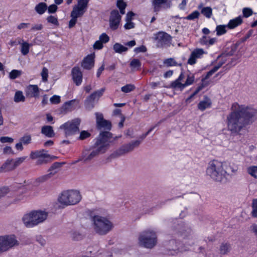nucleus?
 I'll list each match as a JSON object with an SVG mask.
<instances>
[{"mask_svg": "<svg viewBox=\"0 0 257 257\" xmlns=\"http://www.w3.org/2000/svg\"><path fill=\"white\" fill-rule=\"evenodd\" d=\"M200 15V13L197 11H195L188 16H187L186 19L188 20H193L195 19H197L199 17Z\"/></svg>", "mask_w": 257, "mask_h": 257, "instance_id": "obj_46", "label": "nucleus"}, {"mask_svg": "<svg viewBox=\"0 0 257 257\" xmlns=\"http://www.w3.org/2000/svg\"><path fill=\"white\" fill-rule=\"evenodd\" d=\"M61 167V164L58 162L54 163L49 169V172H56V174L58 172V169Z\"/></svg>", "mask_w": 257, "mask_h": 257, "instance_id": "obj_48", "label": "nucleus"}, {"mask_svg": "<svg viewBox=\"0 0 257 257\" xmlns=\"http://www.w3.org/2000/svg\"><path fill=\"white\" fill-rule=\"evenodd\" d=\"M0 142L2 143H12L14 142V139L9 137H2L0 138Z\"/></svg>", "mask_w": 257, "mask_h": 257, "instance_id": "obj_57", "label": "nucleus"}, {"mask_svg": "<svg viewBox=\"0 0 257 257\" xmlns=\"http://www.w3.org/2000/svg\"><path fill=\"white\" fill-rule=\"evenodd\" d=\"M167 253L169 255H176L179 252H183L189 249L187 246H183L180 242H177L175 240H170L167 244Z\"/></svg>", "mask_w": 257, "mask_h": 257, "instance_id": "obj_14", "label": "nucleus"}, {"mask_svg": "<svg viewBox=\"0 0 257 257\" xmlns=\"http://www.w3.org/2000/svg\"><path fill=\"white\" fill-rule=\"evenodd\" d=\"M47 21L48 23H51L55 25H58L59 23L56 17L53 16H50L47 18Z\"/></svg>", "mask_w": 257, "mask_h": 257, "instance_id": "obj_51", "label": "nucleus"}, {"mask_svg": "<svg viewBox=\"0 0 257 257\" xmlns=\"http://www.w3.org/2000/svg\"><path fill=\"white\" fill-rule=\"evenodd\" d=\"M141 143V141L136 140L132 141L128 144L123 145L114 151L111 155V157L115 158L123 156L133 151L135 148L139 147Z\"/></svg>", "mask_w": 257, "mask_h": 257, "instance_id": "obj_12", "label": "nucleus"}, {"mask_svg": "<svg viewBox=\"0 0 257 257\" xmlns=\"http://www.w3.org/2000/svg\"><path fill=\"white\" fill-rule=\"evenodd\" d=\"M231 250V245L228 243H222L219 247V253L221 254H226Z\"/></svg>", "mask_w": 257, "mask_h": 257, "instance_id": "obj_29", "label": "nucleus"}, {"mask_svg": "<svg viewBox=\"0 0 257 257\" xmlns=\"http://www.w3.org/2000/svg\"><path fill=\"white\" fill-rule=\"evenodd\" d=\"M227 29H228L227 25H220L217 26L215 30L216 32V35L217 36H220L225 34L227 32Z\"/></svg>", "mask_w": 257, "mask_h": 257, "instance_id": "obj_34", "label": "nucleus"}, {"mask_svg": "<svg viewBox=\"0 0 257 257\" xmlns=\"http://www.w3.org/2000/svg\"><path fill=\"white\" fill-rule=\"evenodd\" d=\"M30 157L33 160L37 159L36 164L38 165L46 164L51 160L57 158L56 156L48 154L47 151L44 149L32 151Z\"/></svg>", "mask_w": 257, "mask_h": 257, "instance_id": "obj_8", "label": "nucleus"}, {"mask_svg": "<svg viewBox=\"0 0 257 257\" xmlns=\"http://www.w3.org/2000/svg\"><path fill=\"white\" fill-rule=\"evenodd\" d=\"M14 101L18 103L20 102H24L25 101V97L23 95L22 91H17L14 96Z\"/></svg>", "mask_w": 257, "mask_h": 257, "instance_id": "obj_32", "label": "nucleus"}, {"mask_svg": "<svg viewBox=\"0 0 257 257\" xmlns=\"http://www.w3.org/2000/svg\"><path fill=\"white\" fill-rule=\"evenodd\" d=\"M117 7L119 9H125L126 7V4L123 1H117Z\"/></svg>", "mask_w": 257, "mask_h": 257, "instance_id": "obj_63", "label": "nucleus"}, {"mask_svg": "<svg viewBox=\"0 0 257 257\" xmlns=\"http://www.w3.org/2000/svg\"><path fill=\"white\" fill-rule=\"evenodd\" d=\"M56 174V172H49L47 174L43 175L38 178V181L40 183L44 182L50 179H51L54 175Z\"/></svg>", "mask_w": 257, "mask_h": 257, "instance_id": "obj_35", "label": "nucleus"}, {"mask_svg": "<svg viewBox=\"0 0 257 257\" xmlns=\"http://www.w3.org/2000/svg\"><path fill=\"white\" fill-rule=\"evenodd\" d=\"M94 55H88L83 60L81 66L85 69H91L94 66Z\"/></svg>", "mask_w": 257, "mask_h": 257, "instance_id": "obj_21", "label": "nucleus"}, {"mask_svg": "<svg viewBox=\"0 0 257 257\" xmlns=\"http://www.w3.org/2000/svg\"><path fill=\"white\" fill-rule=\"evenodd\" d=\"M99 40L102 42V43H106L109 40V37L105 34L102 33L99 37Z\"/></svg>", "mask_w": 257, "mask_h": 257, "instance_id": "obj_55", "label": "nucleus"}, {"mask_svg": "<svg viewBox=\"0 0 257 257\" xmlns=\"http://www.w3.org/2000/svg\"><path fill=\"white\" fill-rule=\"evenodd\" d=\"M242 23V20L241 16H238L235 19L230 20L227 25L228 29H232L238 26L241 25Z\"/></svg>", "mask_w": 257, "mask_h": 257, "instance_id": "obj_25", "label": "nucleus"}, {"mask_svg": "<svg viewBox=\"0 0 257 257\" xmlns=\"http://www.w3.org/2000/svg\"><path fill=\"white\" fill-rule=\"evenodd\" d=\"M252 211L251 212L253 217L257 218V199H253L251 204Z\"/></svg>", "mask_w": 257, "mask_h": 257, "instance_id": "obj_39", "label": "nucleus"}, {"mask_svg": "<svg viewBox=\"0 0 257 257\" xmlns=\"http://www.w3.org/2000/svg\"><path fill=\"white\" fill-rule=\"evenodd\" d=\"M125 30H130L135 28V24L132 21H126V23L124 25Z\"/></svg>", "mask_w": 257, "mask_h": 257, "instance_id": "obj_61", "label": "nucleus"}, {"mask_svg": "<svg viewBox=\"0 0 257 257\" xmlns=\"http://www.w3.org/2000/svg\"><path fill=\"white\" fill-rule=\"evenodd\" d=\"M71 237L74 240H79L82 238V235L80 233L76 231L72 233Z\"/></svg>", "mask_w": 257, "mask_h": 257, "instance_id": "obj_60", "label": "nucleus"}, {"mask_svg": "<svg viewBox=\"0 0 257 257\" xmlns=\"http://www.w3.org/2000/svg\"><path fill=\"white\" fill-rule=\"evenodd\" d=\"M141 62L138 59H133L130 62V65L133 71L139 70L141 69Z\"/></svg>", "mask_w": 257, "mask_h": 257, "instance_id": "obj_31", "label": "nucleus"}, {"mask_svg": "<svg viewBox=\"0 0 257 257\" xmlns=\"http://www.w3.org/2000/svg\"><path fill=\"white\" fill-rule=\"evenodd\" d=\"M3 153L5 154H15L14 151L11 147L7 146L3 149Z\"/></svg>", "mask_w": 257, "mask_h": 257, "instance_id": "obj_62", "label": "nucleus"}, {"mask_svg": "<svg viewBox=\"0 0 257 257\" xmlns=\"http://www.w3.org/2000/svg\"><path fill=\"white\" fill-rule=\"evenodd\" d=\"M89 0H78L77 6L87 10Z\"/></svg>", "mask_w": 257, "mask_h": 257, "instance_id": "obj_53", "label": "nucleus"}, {"mask_svg": "<svg viewBox=\"0 0 257 257\" xmlns=\"http://www.w3.org/2000/svg\"><path fill=\"white\" fill-rule=\"evenodd\" d=\"M135 86L131 84H126L121 88V90L124 93H128L133 91Z\"/></svg>", "mask_w": 257, "mask_h": 257, "instance_id": "obj_40", "label": "nucleus"}, {"mask_svg": "<svg viewBox=\"0 0 257 257\" xmlns=\"http://www.w3.org/2000/svg\"><path fill=\"white\" fill-rule=\"evenodd\" d=\"M112 138V134L108 132H104L98 135L95 143L96 149L89 153L88 151H85L82 153L81 158L77 162L83 161L87 162L99 154L104 153L109 148L110 144L112 143L111 139Z\"/></svg>", "mask_w": 257, "mask_h": 257, "instance_id": "obj_2", "label": "nucleus"}, {"mask_svg": "<svg viewBox=\"0 0 257 257\" xmlns=\"http://www.w3.org/2000/svg\"><path fill=\"white\" fill-rule=\"evenodd\" d=\"M204 53V51L202 49H195L191 54L190 57L188 60V64L193 65L196 63V59L201 58Z\"/></svg>", "mask_w": 257, "mask_h": 257, "instance_id": "obj_20", "label": "nucleus"}, {"mask_svg": "<svg viewBox=\"0 0 257 257\" xmlns=\"http://www.w3.org/2000/svg\"><path fill=\"white\" fill-rule=\"evenodd\" d=\"M47 9H48V12L49 14H53V13H55L57 11V10L58 9V7H57V5H56L55 4H52V5H50L48 7H47Z\"/></svg>", "mask_w": 257, "mask_h": 257, "instance_id": "obj_59", "label": "nucleus"}, {"mask_svg": "<svg viewBox=\"0 0 257 257\" xmlns=\"http://www.w3.org/2000/svg\"><path fill=\"white\" fill-rule=\"evenodd\" d=\"M139 244L145 248L151 249L157 243V236L155 230L151 229L142 231L139 237Z\"/></svg>", "mask_w": 257, "mask_h": 257, "instance_id": "obj_6", "label": "nucleus"}, {"mask_svg": "<svg viewBox=\"0 0 257 257\" xmlns=\"http://www.w3.org/2000/svg\"><path fill=\"white\" fill-rule=\"evenodd\" d=\"M36 11L40 15L43 14L47 9V5L45 3H40L35 8Z\"/></svg>", "mask_w": 257, "mask_h": 257, "instance_id": "obj_30", "label": "nucleus"}, {"mask_svg": "<svg viewBox=\"0 0 257 257\" xmlns=\"http://www.w3.org/2000/svg\"><path fill=\"white\" fill-rule=\"evenodd\" d=\"M90 136V134L87 131H83L80 133L79 139L81 140H84Z\"/></svg>", "mask_w": 257, "mask_h": 257, "instance_id": "obj_58", "label": "nucleus"}, {"mask_svg": "<svg viewBox=\"0 0 257 257\" xmlns=\"http://www.w3.org/2000/svg\"><path fill=\"white\" fill-rule=\"evenodd\" d=\"M27 158V157L26 156L22 157L20 158H17L15 160H13L14 165L15 166L14 167H16V168H17V167L20 166L22 163H23L25 161Z\"/></svg>", "mask_w": 257, "mask_h": 257, "instance_id": "obj_45", "label": "nucleus"}, {"mask_svg": "<svg viewBox=\"0 0 257 257\" xmlns=\"http://www.w3.org/2000/svg\"><path fill=\"white\" fill-rule=\"evenodd\" d=\"M41 76L42 78V81L44 82H46L48 80V70L46 67H44L42 69L41 72Z\"/></svg>", "mask_w": 257, "mask_h": 257, "instance_id": "obj_50", "label": "nucleus"}, {"mask_svg": "<svg viewBox=\"0 0 257 257\" xmlns=\"http://www.w3.org/2000/svg\"><path fill=\"white\" fill-rule=\"evenodd\" d=\"M80 122L81 119L80 118H76L62 124L60 126V128L64 130L66 137L72 136L79 132V126L80 125Z\"/></svg>", "mask_w": 257, "mask_h": 257, "instance_id": "obj_10", "label": "nucleus"}, {"mask_svg": "<svg viewBox=\"0 0 257 257\" xmlns=\"http://www.w3.org/2000/svg\"><path fill=\"white\" fill-rule=\"evenodd\" d=\"M103 48V44L100 41H96L93 45V48L94 49L100 50Z\"/></svg>", "mask_w": 257, "mask_h": 257, "instance_id": "obj_64", "label": "nucleus"}, {"mask_svg": "<svg viewBox=\"0 0 257 257\" xmlns=\"http://www.w3.org/2000/svg\"><path fill=\"white\" fill-rule=\"evenodd\" d=\"M231 108L232 111L227 116V127L232 134H238L250 122L256 111L252 108L239 105L237 103L232 104Z\"/></svg>", "mask_w": 257, "mask_h": 257, "instance_id": "obj_1", "label": "nucleus"}, {"mask_svg": "<svg viewBox=\"0 0 257 257\" xmlns=\"http://www.w3.org/2000/svg\"><path fill=\"white\" fill-rule=\"evenodd\" d=\"M81 199V196L79 191L76 190H68L62 193L58 200L61 204L68 206L73 205L78 203Z\"/></svg>", "mask_w": 257, "mask_h": 257, "instance_id": "obj_7", "label": "nucleus"}, {"mask_svg": "<svg viewBox=\"0 0 257 257\" xmlns=\"http://www.w3.org/2000/svg\"><path fill=\"white\" fill-rule=\"evenodd\" d=\"M19 244V241L14 235L0 236V253L8 251Z\"/></svg>", "mask_w": 257, "mask_h": 257, "instance_id": "obj_11", "label": "nucleus"}, {"mask_svg": "<svg viewBox=\"0 0 257 257\" xmlns=\"http://www.w3.org/2000/svg\"><path fill=\"white\" fill-rule=\"evenodd\" d=\"M153 40L157 47L163 48L170 45L172 37L165 32L160 31L154 34Z\"/></svg>", "mask_w": 257, "mask_h": 257, "instance_id": "obj_9", "label": "nucleus"}, {"mask_svg": "<svg viewBox=\"0 0 257 257\" xmlns=\"http://www.w3.org/2000/svg\"><path fill=\"white\" fill-rule=\"evenodd\" d=\"M204 86L203 84L198 86L195 90V91L186 99V101L189 102V100L193 98L195 95H196L200 91H201L203 88Z\"/></svg>", "mask_w": 257, "mask_h": 257, "instance_id": "obj_49", "label": "nucleus"}, {"mask_svg": "<svg viewBox=\"0 0 257 257\" xmlns=\"http://www.w3.org/2000/svg\"><path fill=\"white\" fill-rule=\"evenodd\" d=\"M48 217L47 212L41 211H32L25 214L23 222L27 227H33L44 221Z\"/></svg>", "mask_w": 257, "mask_h": 257, "instance_id": "obj_5", "label": "nucleus"}, {"mask_svg": "<svg viewBox=\"0 0 257 257\" xmlns=\"http://www.w3.org/2000/svg\"><path fill=\"white\" fill-rule=\"evenodd\" d=\"M50 101L52 104H58L60 102V97L58 95H54L50 98Z\"/></svg>", "mask_w": 257, "mask_h": 257, "instance_id": "obj_54", "label": "nucleus"}, {"mask_svg": "<svg viewBox=\"0 0 257 257\" xmlns=\"http://www.w3.org/2000/svg\"><path fill=\"white\" fill-rule=\"evenodd\" d=\"M247 173L251 176L257 178V166H251L247 168Z\"/></svg>", "mask_w": 257, "mask_h": 257, "instance_id": "obj_41", "label": "nucleus"}, {"mask_svg": "<svg viewBox=\"0 0 257 257\" xmlns=\"http://www.w3.org/2000/svg\"><path fill=\"white\" fill-rule=\"evenodd\" d=\"M162 121H159L157 124H156L154 126H153L151 127L145 134H143L140 137V138L143 140L156 126H159L161 123Z\"/></svg>", "mask_w": 257, "mask_h": 257, "instance_id": "obj_47", "label": "nucleus"}, {"mask_svg": "<svg viewBox=\"0 0 257 257\" xmlns=\"http://www.w3.org/2000/svg\"><path fill=\"white\" fill-rule=\"evenodd\" d=\"M21 52L23 55H27L29 52L30 45L26 42L21 43Z\"/></svg>", "mask_w": 257, "mask_h": 257, "instance_id": "obj_36", "label": "nucleus"}, {"mask_svg": "<svg viewBox=\"0 0 257 257\" xmlns=\"http://www.w3.org/2000/svg\"><path fill=\"white\" fill-rule=\"evenodd\" d=\"M72 79L74 83L77 85H80L82 81V73L78 67H74L71 70Z\"/></svg>", "mask_w": 257, "mask_h": 257, "instance_id": "obj_18", "label": "nucleus"}, {"mask_svg": "<svg viewBox=\"0 0 257 257\" xmlns=\"http://www.w3.org/2000/svg\"><path fill=\"white\" fill-rule=\"evenodd\" d=\"M76 101V99H73L66 102L62 106V110L65 112L71 111L74 109L73 105Z\"/></svg>", "mask_w": 257, "mask_h": 257, "instance_id": "obj_27", "label": "nucleus"}, {"mask_svg": "<svg viewBox=\"0 0 257 257\" xmlns=\"http://www.w3.org/2000/svg\"><path fill=\"white\" fill-rule=\"evenodd\" d=\"M227 164L226 163L213 160L208 164L206 174L213 181L224 182L228 175L227 171Z\"/></svg>", "mask_w": 257, "mask_h": 257, "instance_id": "obj_3", "label": "nucleus"}, {"mask_svg": "<svg viewBox=\"0 0 257 257\" xmlns=\"http://www.w3.org/2000/svg\"><path fill=\"white\" fill-rule=\"evenodd\" d=\"M113 50L116 53H122V52H126L128 49L127 47H124L121 44L116 43L113 45Z\"/></svg>", "mask_w": 257, "mask_h": 257, "instance_id": "obj_33", "label": "nucleus"}, {"mask_svg": "<svg viewBox=\"0 0 257 257\" xmlns=\"http://www.w3.org/2000/svg\"><path fill=\"white\" fill-rule=\"evenodd\" d=\"M152 5L155 12L160 11L161 7L169 9L171 7V1L170 0H153Z\"/></svg>", "mask_w": 257, "mask_h": 257, "instance_id": "obj_17", "label": "nucleus"}, {"mask_svg": "<svg viewBox=\"0 0 257 257\" xmlns=\"http://www.w3.org/2000/svg\"><path fill=\"white\" fill-rule=\"evenodd\" d=\"M164 64L167 66H173L177 65V62L172 58H168L164 61Z\"/></svg>", "mask_w": 257, "mask_h": 257, "instance_id": "obj_43", "label": "nucleus"}, {"mask_svg": "<svg viewBox=\"0 0 257 257\" xmlns=\"http://www.w3.org/2000/svg\"><path fill=\"white\" fill-rule=\"evenodd\" d=\"M194 81V76L193 74L188 75L187 78L185 82L184 83L185 87H186L188 85H190L192 84Z\"/></svg>", "mask_w": 257, "mask_h": 257, "instance_id": "obj_52", "label": "nucleus"}, {"mask_svg": "<svg viewBox=\"0 0 257 257\" xmlns=\"http://www.w3.org/2000/svg\"><path fill=\"white\" fill-rule=\"evenodd\" d=\"M86 11V9H85L80 7L77 5L75 6L71 13V17H74V18L77 19L78 17H82Z\"/></svg>", "mask_w": 257, "mask_h": 257, "instance_id": "obj_23", "label": "nucleus"}, {"mask_svg": "<svg viewBox=\"0 0 257 257\" xmlns=\"http://www.w3.org/2000/svg\"><path fill=\"white\" fill-rule=\"evenodd\" d=\"M105 91L104 88L95 91L89 96L85 101V106L86 108L90 110L94 107L95 101H98L99 98L102 96Z\"/></svg>", "mask_w": 257, "mask_h": 257, "instance_id": "obj_15", "label": "nucleus"}, {"mask_svg": "<svg viewBox=\"0 0 257 257\" xmlns=\"http://www.w3.org/2000/svg\"><path fill=\"white\" fill-rule=\"evenodd\" d=\"M95 114L96 116V127L97 129L99 130H104V131H101L99 135L104 132L110 133L109 131L112 127L111 122L104 119L103 115L101 113L96 112Z\"/></svg>", "mask_w": 257, "mask_h": 257, "instance_id": "obj_13", "label": "nucleus"}, {"mask_svg": "<svg viewBox=\"0 0 257 257\" xmlns=\"http://www.w3.org/2000/svg\"><path fill=\"white\" fill-rule=\"evenodd\" d=\"M13 163V160H8L6 162L1 166V171H10L14 170L16 167H14Z\"/></svg>", "mask_w": 257, "mask_h": 257, "instance_id": "obj_26", "label": "nucleus"}, {"mask_svg": "<svg viewBox=\"0 0 257 257\" xmlns=\"http://www.w3.org/2000/svg\"><path fill=\"white\" fill-rule=\"evenodd\" d=\"M121 17L117 10H113L111 12L109 16V28L114 31L118 29L120 23Z\"/></svg>", "mask_w": 257, "mask_h": 257, "instance_id": "obj_16", "label": "nucleus"}, {"mask_svg": "<svg viewBox=\"0 0 257 257\" xmlns=\"http://www.w3.org/2000/svg\"><path fill=\"white\" fill-rule=\"evenodd\" d=\"M225 62V60L220 61L218 63V64L213 67V68L208 71L206 75L205 76L204 79H207L209 78L213 73H214L216 71H217ZM203 80V79H202Z\"/></svg>", "mask_w": 257, "mask_h": 257, "instance_id": "obj_28", "label": "nucleus"}, {"mask_svg": "<svg viewBox=\"0 0 257 257\" xmlns=\"http://www.w3.org/2000/svg\"><path fill=\"white\" fill-rule=\"evenodd\" d=\"M32 138L30 135L24 136L20 139V142L24 145H28L31 143Z\"/></svg>", "mask_w": 257, "mask_h": 257, "instance_id": "obj_42", "label": "nucleus"}, {"mask_svg": "<svg viewBox=\"0 0 257 257\" xmlns=\"http://www.w3.org/2000/svg\"><path fill=\"white\" fill-rule=\"evenodd\" d=\"M25 93L27 97L37 98L39 96V88L37 85H29L26 88Z\"/></svg>", "mask_w": 257, "mask_h": 257, "instance_id": "obj_19", "label": "nucleus"}, {"mask_svg": "<svg viewBox=\"0 0 257 257\" xmlns=\"http://www.w3.org/2000/svg\"><path fill=\"white\" fill-rule=\"evenodd\" d=\"M201 13L206 18H210L212 15V10L209 7H204L202 9Z\"/></svg>", "mask_w": 257, "mask_h": 257, "instance_id": "obj_38", "label": "nucleus"}, {"mask_svg": "<svg viewBox=\"0 0 257 257\" xmlns=\"http://www.w3.org/2000/svg\"><path fill=\"white\" fill-rule=\"evenodd\" d=\"M41 133L48 138H52L55 136L53 127L50 125H44L41 128Z\"/></svg>", "mask_w": 257, "mask_h": 257, "instance_id": "obj_24", "label": "nucleus"}, {"mask_svg": "<svg viewBox=\"0 0 257 257\" xmlns=\"http://www.w3.org/2000/svg\"><path fill=\"white\" fill-rule=\"evenodd\" d=\"M171 87L182 90L185 88V86L184 84L182 83L180 81L176 79L171 83Z\"/></svg>", "mask_w": 257, "mask_h": 257, "instance_id": "obj_37", "label": "nucleus"}, {"mask_svg": "<svg viewBox=\"0 0 257 257\" xmlns=\"http://www.w3.org/2000/svg\"><path fill=\"white\" fill-rule=\"evenodd\" d=\"M243 16L245 18H247L252 15L253 12L251 9L248 8H245L242 10Z\"/></svg>", "mask_w": 257, "mask_h": 257, "instance_id": "obj_56", "label": "nucleus"}, {"mask_svg": "<svg viewBox=\"0 0 257 257\" xmlns=\"http://www.w3.org/2000/svg\"><path fill=\"white\" fill-rule=\"evenodd\" d=\"M91 220L94 231L99 235H105L113 227L112 223L107 218L100 215H94Z\"/></svg>", "mask_w": 257, "mask_h": 257, "instance_id": "obj_4", "label": "nucleus"}, {"mask_svg": "<svg viewBox=\"0 0 257 257\" xmlns=\"http://www.w3.org/2000/svg\"><path fill=\"white\" fill-rule=\"evenodd\" d=\"M22 72L18 70H13L9 74V77L11 79H15L21 75Z\"/></svg>", "mask_w": 257, "mask_h": 257, "instance_id": "obj_44", "label": "nucleus"}, {"mask_svg": "<svg viewBox=\"0 0 257 257\" xmlns=\"http://www.w3.org/2000/svg\"><path fill=\"white\" fill-rule=\"evenodd\" d=\"M211 104V99L207 96H204L203 100L198 103V108L201 111H204L206 108H210Z\"/></svg>", "mask_w": 257, "mask_h": 257, "instance_id": "obj_22", "label": "nucleus"}]
</instances>
